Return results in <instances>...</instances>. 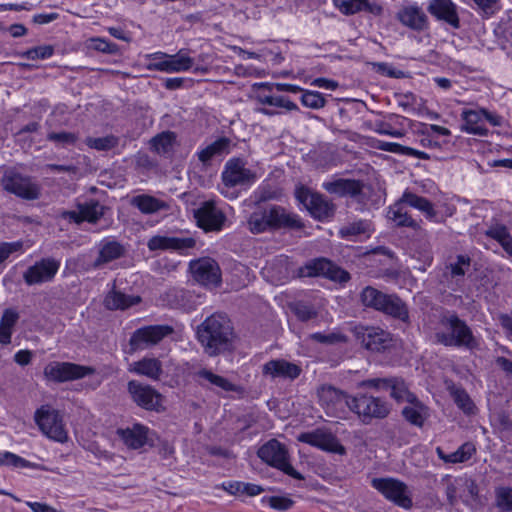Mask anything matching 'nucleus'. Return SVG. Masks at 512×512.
I'll list each match as a JSON object with an SVG mask.
<instances>
[{
  "label": "nucleus",
  "instance_id": "46",
  "mask_svg": "<svg viewBox=\"0 0 512 512\" xmlns=\"http://www.w3.org/2000/svg\"><path fill=\"white\" fill-rule=\"evenodd\" d=\"M176 135L172 131H164L150 140L151 149L157 154H167L172 151Z\"/></svg>",
  "mask_w": 512,
  "mask_h": 512
},
{
  "label": "nucleus",
  "instance_id": "22",
  "mask_svg": "<svg viewBox=\"0 0 512 512\" xmlns=\"http://www.w3.org/2000/svg\"><path fill=\"white\" fill-rule=\"evenodd\" d=\"M396 19L403 26L416 32H423L429 28L428 16L417 4L401 7L396 13Z\"/></svg>",
  "mask_w": 512,
  "mask_h": 512
},
{
  "label": "nucleus",
  "instance_id": "47",
  "mask_svg": "<svg viewBox=\"0 0 512 512\" xmlns=\"http://www.w3.org/2000/svg\"><path fill=\"white\" fill-rule=\"evenodd\" d=\"M451 395L455 404L461 409L465 414H474L476 407L473 403L472 399L468 395V393L462 388H453L451 390Z\"/></svg>",
  "mask_w": 512,
  "mask_h": 512
},
{
  "label": "nucleus",
  "instance_id": "38",
  "mask_svg": "<svg viewBox=\"0 0 512 512\" xmlns=\"http://www.w3.org/2000/svg\"><path fill=\"white\" fill-rule=\"evenodd\" d=\"M231 144V140L226 137H221L209 144L204 149L200 150L197 155L198 159L204 164L207 165L209 162L216 156H221L223 154L229 153V147Z\"/></svg>",
  "mask_w": 512,
  "mask_h": 512
},
{
  "label": "nucleus",
  "instance_id": "5",
  "mask_svg": "<svg viewBox=\"0 0 512 512\" xmlns=\"http://www.w3.org/2000/svg\"><path fill=\"white\" fill-rule=\"evenodd\" d=\"M3 189L25 200H36L40 197L41 188L32 180L15 168H6L1 178Z\"/></svg>",
  "mask_w": 512,
  "mask_h": 512
},
{
  "label": "nucleus",
  "instance_id": "53",
  "mask_svg": "<svg viewBox=\"0 0 512 512\" xmlns=\"http://www.w3.org/2000/svg\"><path fill=\"white\" fill-rule=\"evenodd\" d=\"M301 102L304 106L311 109L323 108L326 104L324 96L318 91H303Z\"/></svg>",
  "mask_w": 512,
  "mask_h": 512
},
{
  "label": "nucleus",
  "instance_id": "29",
  "mask_svg": "<svg viewBox=\"0 0 512 512\" xmlns=\"http://www.w3.org/2000/svg\"><path fill=\"white\" fill-rule=\"evenodd\" d=\"M402 416L411 425L421 428L429 418L430 412L429 408L416 396L415 400L408 401V405L402 409Z\"/></svg>",
  "mask_w": 512,
  "mask_h": 512
},
{
  "label": "nucleus",
  "instance_id": "51",
  "mask_svg": "<svg viewBox=\"0 0 512 512\" xmlns=\"http://www.w3.org/2000/svg\"><path fill=\"white\" fill-rule=\"evenodd\" d=\"M86 46L89 50H94L109 55H115L119 52L117 44L99 37L88 39Z\"/></svg>",
  "mask_w": 512,
  "mask_h": 512
},
{
  "label": "nucleus",
  "instance_id": "4",
  "mask_svg": "<svg viewBox=\"0 0 512 512\" xmlns=\"http://www.w3.org/2000/svg\"><path fill=\"white\" fill-rule=\"evenodd\" d=\"M351 403V412L355 413L364 424H370L373 420H382L391 411V406L386 399L368 393L355 394Z\"/></svg>",
  "mask_w": 512,
  "mask_h": 512
},
{
  "label": "nucleus",
  "instance_id": "7",
  "mask_svg": "<svg viewBox=\"0 0 512 512\" xmlns=\"http://www.w3.org/2000/svg\"><path fill=\"white\" fill-rule=\"evenodd\" d=\"M318 398L326 413L333 417H343L351 411L352 397L331 385H323L318 389Z\"/></svg>",
  "mask_w": 512,
  "mask_h": 512
},
{
  "label": "nucleus",
  "instance_id": "58",
  "mask_svg": "<svg viewBox=\"0 0 512 512\" xmlns=\"http://www.w3.org/2000/svg\"><path fill=\"white\" fill-rule=\"evenodd\" d=\"M471 259L466 255H458L456 262L449 265L451 275L453 277L464 276L470 267Z\"/></svg>",
  "mask_w": 512,
  "mask_h": 512
},
{
  "label": "nucleus",
  "instance_id": "24",
  "mask_svg": "<svg viewBox=\"0 0 512 512\" xmlns=\"http://www.w3.org/2000/svg\"><path fill=\"white\" fill-rule=\"evenodd\" d=\"M196 241L192 237H175L166 235H156L149 239L147 246L151 251L155 250H174L184 252L194 248Z\"/></svg>",
  "mask_w": 512,
  "mask_h": 512
},
{
  "label": "nucleus",
  "instance_id": "34",
  "mask_svg": "<svg viewBox=\"0 0 512 512\" xmlns=\"http://www.w3.org/2000/svg\"><path fill=\"white\" fill-rule=\"evenodd\" d=\"M125 253L124 247L117 241H103L99 248L98 257L93 263L94 268H100L104 264L119 259Z\"/></svg>",
  "mask_w": 512,
  "mask_h": 512
},
{
  "label": "nucleus",
  "instance_id": "19",
  "mask_svg": "<svg viewBox=\"0 0 512 512\" xmlns=\"http://www.w3.org/2000/svg\"><path fill=\"white\" fill-rule=\"evenodd\" d=\"M353 332L362 346L370 351L385 350L391 342L390 334L379 327L356 326Z\"/></svg>",
  "mask_w": 512,
  "mask_h": 512
},
{
  "label": "nucleus",
  "instance_id": "8",
  "mask_svg": "<svg viewBox=\"0 0 512 512\" xmlns=\"http://www.w3.org/2000/svg\"><path fill=\"white\" fill-rule=\"evenodd\" d=\"M35 422L48 438L57 442H65L68 438L59 412L50 406H41L35 412Z\"/></svg>",
  "mask_w": 512,
  "mask_h": 512
},
{
  "label": "nucleus",
  "instance_id": "9",
  "mask_svg": "<svg viewBox=\"0 0 512 512\" xmlns=\"http://www.w3.org/2000/svg\"><path fill=\"white\" fill-rule=\"evenodd\" d=\"M295 197L315 219L324 220L334 215L335 206L323 195L313 192L305 186L295 189Z\"/></svg>",
  "mask_w": 512,
  "mask_h": 512
},
{
  "label": "nucleus",
  "instance_id": "26",
  "mask_svg": "<svg viewBox=\"0 0 512 512\" xmlns=\"http://www.w3.org/2000/svg\"><path fill=\"white\" fill-rule=\"evenodd\" d=\"M301 372L300 366L284 359L270 360L263 365V374L270 375L272 378L294 380L300 376Z\"/></svg>",
  "mask_w": 512,
  "mask_h": 512
},
{
  "label": "nucleus",
  "instance_id": "36",
  "mask_svg": "<svg viewBox=\"0 0 512 512\" xmlns=\"http://www.w3.org/2000/svg\"><path fill=\"white\" fill-rule=\"evenodd\" d=\"M405 205L399 199L392 206L389 207L387 216L398 227H409L414 230L420 229V224L414 220L404 207Z\"/></svg>",
  "mask_w": 512,
  "mask_h": 512
},
{
  "label": "nucleus",
  "instance_id": "62",
  "mask_svg": "<svg viewBox=\"0 0 512 512\" xmlns=\"http://www.w3.org/2000/svg\"><path fill=\"white\" fill-rule=\"evenodd\" d=\"M269 505L274 509L285 511L292 507L293 501L287 497L272 496L269 498Z\"/></svg>",
  "mask_w": 512,
  "mask_h": 512
},
{
  "label": "nucleus",
  "instance_id": "33",
  "mask_svg": "<svg viewBox=\"0 0 512 512\" xmlns=\"http://www.w3.org/2000/svg\"><path fill=\"white\" fill-rule=\"evenodd\" d=\"M388 316L402 322L409 321V311L406 303L396 294H387L386 299L379 310Z\"/></svg>",
  "mask_w": 512,
  "mask_h": 512
},
{
  "label": "nucleus",
  "instance_id": "17",
  "mask_svg": "<svg viewBox=\"0 0 512 512\" xmlns=\"http://www.w3.org/2000/svg\"><path fill=\"white\" fill-rule=\"evenodd\" d=\"M132 400L141 408L159 411L162 406V395L150 385L131 380L127 385Z\"/></svg>",
  "mask_w": 512,
  "mask_h": 512
},
{
  "label": "nucleus",
  "instance_id": "12",
  "mask_svg": "<svg viewBox=\"0 0 512 512\" xmlns=\"http://www.w3.org/2000/svg\"><path fill=\"white\" fill-rule=\"evenodd\" d=\"M94 372L95 370L91 367L70 362H51L44 368L45 377L54 382L77 380Z\"/></svg>",
  "mask_w": 512,
  "mask_h": 512
},
{
  "label": "nucleus",
  "instance_id": "57",
  "mask_svg": "<svg viewBox=\"0 0 512 512\" xmlns=\"http://www.w3.org/2000/svg\"><path fill=\"white\" fill-rule=\"evenodd\" d=\"M0 465L12 467H30L29 461L8 451L0 452Z\"/></svg>",
  "mask_w": 512,
  "mask_h": 512
},
{
  "label": "nucleus",
  "instance_id": "50",
  "mask_svg": "<svg viewBox=\"0 0 512 512\" xmlns=\"http://www.w3.org/2000/svg\"><path fill=\"white\" fill-rule=\"evenodd\" d=\"M308 339L317 343L325 345H336L347 342V336L340 331H333L330 333L316 332L308 336Z\"/></svg>",
  "mask_w": 512,
  "mask_h": 512
},
{
  "label": "nucleus",
  "instance_id": "3",
  "mask_svg": "<svg viewBox=\"0 0 512 512\" xmlns=\"http://www.w3.org/2000/svg\"><path fill=\"white\" fill-rule=\"evenodd\" d=\"M440 324L447 332L439 331L435 333L437 343L448 347H464L469 350L478 346L470 327L456 314L443 316Z\"/></svg>",
  "mask_w": 512,
  "mask_h": 512
},
{
  "label": "nucleus",
  "instance_id": "31",
  "mask_svg": "<svg viewBox=\"0 0 512 512\" xmlns=\"http://www.w3.org/2000/svg\"><path fill=\"white\" fill-rule=\"evenodd\" d=\"M130 204L143 214H155L159 211H167L170 204L149 194H139L132 197Z\"/></svg>",
  "mask_w": 512,
  "mask_h": 512
},
{
  "label": "nucleus",
  "instance_id": "56",
  "mask_svg": "<svg viewBox=\"0 0 512 512\" xmlns=\"http://www.w3.org/2000/svg\"><path fill=\"white\" fill-rule=\"evenodd\" d=\"M335 6L344 14H355L361 11L365 0H333Z\"/></svg>",
  "mask_w": 512,
  "mask_h": 512
},
{
  "label": "nucleus",
  "instance_id": "59",
  "mask_svg": "<svg viewBox=\"0 0 512 512\" xmlns=\"http://www.w3.org/2000/svg\"><path fill=\"white\" fill-rule=\"evenodd\" d=\"M23 242H0V264L10 257L13 253L22 251Z\"/></svg>",
  "mask_w": 512,
  "mask_h": 512
},
{
  "label": "nucleus",
  "instance_id": "44",
  "mask_svg": "<svg viewBox=\"0 0 512 512\" xmlns=\"http://www.w3.org/2000/svg\"><path fill=\"white\" fill-rule=\"evenodd\" d=\"M461 481L463 491L460 494V499L466 506L474 508L475 506L481 503L479 487L476 481L471 478H464L461 479Z\"/></svg>",
  "mask_w": 512,
  "mask_h": 512
},
{
  "label": "nucleus",
  "instance_id": "48",
  "mask_svg": "<svg viewBox=\"0 0 512 512\" xmlns=\"http://www.w3.org/2000/svg\"><path fill=\"white\" fill-rule=\"evenodd\" d=\"M85 144L92 149L98 151H109L119 144V138L114 135H107L104 137H87Z\"/></svg>",
  "mask_w": 512,
  "mask_h": 512
},
{
  "label": "nucleus",
  "instance_id": "45",
  "mask_svg": "<svg viewBox=\"0 0 512 512\" xmlns=\"http://www.w3.org/2000/svg\"><path fill=\"white\" fill-rule=\"evenodd\" d=\"M77 208L82 212L83 221L95 224L104 216L106 207L96 200L80 203Z\"/></svg>",
  "mask_w": 512,
  "mask_h": 512
},
{
  "label": "nucleus",
  "instance_id": "40",
  "mask_svg": "<svg viewBox=\"0 0 512 512\" xmlns=\"http://www.w3.org/2000/svg\"><path fill=\"white\" fill-rule=\"evenodd\" d=\"M485 234L489 238L496 240L504 251L512 257V236L506 226L502 224L491 226Z\"/></svg>",
  "mask_w": 512,
  "mask_h": 512
},
{
  "label": "nucleus",
  "instance_id": "39",
  "mask_svg": "<svg viewBox=\"0 0 512 512\" xmlns=\"http://www.w3.org/2000/svg\"><path fill=\"white\" fill-rule=\"evenodd\" d=\"M438 457L446 463H463L468 461L476 453L475 445L471 442H465L456 451L446 454L442 448L437 447Z\"/></svg>",
  "mask_w": 512,
  "mask_h": 512
},
{
  "label": "nucleus",
  "instance_id": "32",
  "mask_svg": "<svg viewBox=\"0 0 512 512\" xmlns=\"http://www.w3.org/2000/svg\"><path fill=\"white\" fill-rule=\"evenodd\" d=\"M129 372L146 376L152 380H159L163 374L162 363L157 358L144 357L133 362L128 368Z\"/></svg>",
  "mask_w": 512,
  "mask_h": 512
},
{
  "label": "nucleus",
  "instance_id": "60",
  "mask_svg": "<svg viewBox=\"0 0 512 512\" xmlns=\"http://www.w3.org/2000/svg\"><path fill=\"white\" fill-rule=\"evenodd\" d=\"M292 310L297 318L303 322L313 319L317 316L315 309L312 306L304 303H296Z\"/></svg>",
  "mask_w": 512,
  "mask_h": 512
},
{
  "label": "nucleus",
  "instance_id": "20",
  "mask_svg": "<svg viewBox=\"0 0 512 512\" xmlns=\"http://www.w3.org/2000/svg\"><path fill=\"white\" fill-rule=\"evenodd\" d=\"M194 279L204 286H217L221 282V271L211 258H201L190 263Z\"/></svg>",
  "mask_w": 512,
  "mask_h": 512
},
{
  "label": "nucleus",
  "instance_id": "64",
  "mask_svg": "<svg viewBox=\"0 0 512 512\" xmlns=\"http://www.w3.org/2000/svg\"><path fill=\"white\" fill-rule=\"evenodd\" d=\"M18 319V312L13 309H6L2 314L0 325L13 330V327L17 323Z\"/></svg>",
  "mask_w": 512,
  "mask_h": 512
},
{
  "label": "nucleus",
  "instance_id": "16",
  "mask_svg": "<svg viewBox=\"0 0 512 512\" xmlns=\"http://www.w3.org/2000/svg\"><path fill=\"white\" fill-rule=\"evenodd\" d=\"M150 57L153 60L150 64L151 68L167 73L184 72L189 70L194 64V59L189 57L183 49L175 55L156 52L150 55Z\"/></svg>",
  "mask_w": 512,
  "mask_h": 512
},
{
  "label": "nucleus",
  "instance_id": "6",
  "mask_svg": "<svg viewBox=\"0 0 512 512\" xmlns=\"http://www.w3.org/2000/svg\"><path fill=\"white\" fill-rule=\"evenodd\" d=\"M259 458L268 465L283 471L292 478L302 480L303 476L289 463L288 451L282 443L271 439L258 450Z\"/></svg>",
  "mask_w": 512,
  "mask_h": 512
},
{
  "label": "nucleus",
  "instance_id": "15",
  "mask_svg": "<svg viewBox=\"0 0 512 512\" xmlns=\"http://www.w3.org/2000/svg\"><path fill=\"white\" fill-rule=\"evenodd\" d=\"M60 265V261L53 257L42 258L26 269L23 273V279L29 286L51 282L55 278Z\"/></svg>",
  "mask_w": 512,
  "mask_h": 512
},
{
  "label": "nucleus",
  "instance_id": "55",
  "mask_svg": "<svg viewBox=\"0 0 512 512\" xmlns=\"http://www.w3.org/2000/svg\"><path fill=\"white\" fill-rule=\"evenodd\" d=\"M47 140L63 147L75 145L78 135L72 132H51L47 135Z\"/></svg>",
  "mask_w": 512,
  "mask_h": 512
},
{
  "label": "nucleus",
  "instance_id": "30",
  "mask_svg": "<svg viewBox=\"0 0 512 512\" xmlns=\"http://www.w3.org/2000/svg\"><path fill=\"white\" fill-rule=\"evenodd\" d=\"M117 434L124 444L131 449H139L147 442L148 428L142 424H133L132 427L118 429Z\"/></svg>",
  "mask_w": 512,
  "mask_h": 512
},
{
  "label": "nucleus",
  "instance_id": "49",
  "mask_svg": "<svg viewBox=\"0 0 512 512\" xmlns=\"http://www.w3.org/2000/svg\"><path fill=\"white\" fill-rule=\"evenodd\" d=\"M371 231L370 222L367 220H359L343 226L339 234L342 238H349L352 236H359L364 234H369Z\"/></svg>",
  "mask_w": 512,
  "mask_h": 512
},
{
  "label": "nucleus",
  "instance_id": "10",
  "mask_svg": "<svg viewBox=\"0 0 512 512\" xmlns=\"http://www.w3.org/2000/svg\"><path fill=\"white\" fill-rule=\"evenodd\" d=\"M221 178L226 188L249 187L255 183L257 175L246 168V162L242 158L235 157L226 162Z\"/></svg>",
  "mask_w": 512,
  "mask_h": 512
},
{
  "label": "nucleus",
  "instance_id": "27",
  "mask_svg": "<svg viewBox=\"0 0 512 512\" xmlns=\"http://www.w3.org/2000/svg\"><path fill=\"white\" fill-rule=\"evenodd\" d=\"M140 301L141 298L139 296L125 294L117 290L115 284H113L112 289L106 294L103 300V305L110 311L126 310L140 303Z\"/></svg>",
  "mask_w": 512,
  "mask_h": 512
},
{
  "label": "nucleus",
  "instance_id": "37",
  "mask_svg": "<svg viewBox=\"0 0 512 512\" xmlns=\"http://www.w3.org/2000/svg\"><path fill=\"white\" fill-rule=\"evenodd\" d=\"M461 117L465 122V125L462 126V131L479 136L487 135L488 129L482 124V109L463 110Z\"/></svg>",
  "mask_w": 512,
  "mask_h": 512
},
{
  "label": "nucleus",
  "instance_id": "52",
  "mask_svg": "<svg viewBox=\"0 0 512 512\" xmlns=\"http://www.w3.org/2000/svg\"><path fill=\"white\" fill-rule=\"evenodd\" d=\"M495 504L502 512L512 511V488L498 487L495 490Z\"/></svg>",
  "mask_w": 512,
  "mask_h": 512
},
{
  "label": "nucleus",
  "instance_id": "2",
  "mask_svg": "<svg viewBox=\"0 0 512 512\" xmlns=\"http://www.w3.org/2000/svg\"><path fill=\"white\" fill-rule=\"evenodd\" d=\"M303 227L301 219L296 214L287 212L279 205L259 206L247 218V228L253 234L282 228L302 229Z\"/></svg>",
  "mask_w": 512,
  "mask_h": 512
},
{
  "label": "nucleus",
  "instance_id": "41",
  "mask_svg": "<svg viewBox=\"0 0 512 512\" xmlns=\"http://www.w3.org/2000/svg\"><path fill=\"white\" fill-rule=\"evenodd\" d=\"M332 262L325 258H318L308 262L305 266L300 268V275L302 277H315V276H328Z\"/></svg>",
  "mask_w": 512,
  "mask_h": 512
},
{
  "label": "nucleus",
  "instance_id": "54",
  "mask_svg": "<svg viewBox=\"0 0 512 512\" xmlns=\"http://www.w3.org/2000/svg\"><path fill=\"white\" fill-rule=\"evenodd\" d=\"M54 54V47L52 45L37 46L20 54L21 57L36 60V59H48Z\"/></svg>",
  "mask_w": 512,
  "mask_h": 512
},
{
  "label": "nucleus",
  "instance_id": "35",
  "mask_svg": "<svg viewBox=\"0 0 512 512\" xmlns=\"http://www.w3.org/2000/svg\"><path fill=\"white\" fill-rule=\"evenodd\" d=\"M400 200L404 205H408L424 213L426 218L429 220H434L437 216V212L435 211L431 201L425 197L418 196L409 190L404 191Z\"/></svg>",
  "mask_w": 512,
  "mask_h": 512
},
{
  "label": "nucleus",
  "instance_id": "43",
  "mask_svg": "<svg viewBox=\"0 0 512 512\" xmlns=\"http://www.w3.org/2000/svg\"><path fill=\"white\" fill-rule=\"evenodd\" d=\"M386 295V293L372 286H366L360 293V302L366 308L379 311L383 301L386 299Z\"/></svg>",
  "mask_w": 512,
  "mask_h": 512
},
{
  "label": "nucleus",
  "instance_id": "1",
  "mask_svg": "<svg viewBox=\"0 0 512 512\" xmlns=\"http://www.w3.org/2000/svg\"><path fill=\"white\" fill-rule=\"evenodd\" d=\"M198 340L210 356L218 355L232 348L233 328L223 314L208 317L197 330Z\"/></svg>",
  "mask_w": 512,
  "mask_h": 512
},
{
  "label": "nucleus",
  "instance_id": "13",
  "mask_svg": "<svg viewBox=\"0 0 512 512\" xmlns=\"http://www.w3.org/2000/svg\"><path fill=\"white\" fill-rule=\"evenodd\" d=\"M173 333L168 325L145 326L134 331L129 340L132 351L144 350L158 344L163 338Z\"/></svg>",
  "mask_w": 512,
  "mask_h": 512
},
{
  "label": "nucleus",
  "instance_id": "18",
  "mask_svg": "<svg viewBox=\"0 0 512 512\" xmlns=\"http://www.w3.org/2000/svg\"><path fill=\"white\" fill-rule=\"evenodd\" d=\"M197 226L206 232L220 231L226 220L225 214L214 201H205L194 210Z\"/></svg>",
  "mask_w": 512,
  "mask_h": 512
},
{
  "label": "nucleus",
  "instance_id": "25",
  "mask_svg": "<svg viewBox=\"0 0 512 512\" xmlns=\"http://www.w3.org/2000/svg\"><path fill=\"white\" fill-rule=\"evenodd\" d=\"M257 92L255 99L258 103L263 105L275 106L284 108L288 111L298 110V106L289 100L287 97L281 95H272L275 89L273 83H260L257 84Z\"/></svg>",
  "mask_w": 512,
  "mask_h": 512
},
{
  "label": "nucleus",
  "instance_id": "61",
  "mask_svg": "<svg viewBox=\"0 0 512 512\" xmlns=\"http://www.w3.org/2000/svg\"><path fill=\"white\" fill-rule=\"evenodd\" d=\"M389 384L388 378H372L361 381L358 386L359 387H368L373 388L375 390H387Z\"/></svg>",
  "mask_w": 512,
  "mask_h": 512
},
{
  "label": "nucleus",
  "instance_id": "11",
  "mask_svg": "<svg viewBox=\"0 0 512 512\" xmlns=\"http://www.w3.org/2000/svg\"><path fill=\"white\" fill-rule=\"evenodd\" d=\"M372 486L396 505L410 509L413 502L407 485L394 478H374Z\"/></svg>",
  "mask_w": 512,
  "mask_h": 512
},
{
  "label": "nucleus",
  "instance_id": "14",
  "mask_svg": "<svg viewBox=\"0 0 512 512\" xmlns=\"http://www.w3.org/2000/svg\"><path fill=\"white\" fill-rule=\"evenodd\" d=\"M297 440L321 449L325 452L344 455L345 447L339 442L337 437L329 430L318 428L311 432H304L297 436Z\"/></svg>",
  "mask_w": 512,
  "mask_h": 512
},
{
  "label": "nucleus",
  "instance_id": "21",
  "mask_svg": "<svg viewBox=\"0 0 512 512\" xmlns=\"http://www.w3.org/2000/svg\"><path fill=\"white\" fill-rule=\"evenodd\" d=\"M322 187L330 194H335L339 197L349 196L360 203L365 199L363 193L365 185L360 180L339 178L324 182Z\"/></svg>",
  "mask_w": 512,
  "mask_h": 512
},
{
  "label": "nucleus",
  "instance_id": "63",
  "mask_svg": "<svg viewBox=\"0 0 512 512\" xmlns=\"http://www.w3.org/2000/svg\"><path fill=\"white\" fill-rule=\"evenodd\" d=\"M327 278L339 283H346L350 280V274L332 263V268Z\"/></svg>",
  "mask_w": 512,
  "mask_h": 512
},
{
  "label": "nucleus",
  "instance_id": "42",
  "mask_svg": "<svg viewBox=\"0 0 512 512\" xmlns=\"http://www.w3.org/2000/svg\"><path fill=\"white\" fill-rule=\"evenodd\" d=\"M388 389L391 390L390 396L397 402H407L415 400L416 395L409 391L405 381L400 377H389Z\"/></svg>",
  "mask_w": 512,
  "mask_h": 512
},
{
  "label": "nucleus",
  "instance_id": "23",
  "mask_svg": "<svg viewBox=\"0 0 512 512\" xmlns=\"http://www.w3.org/2000/svg\"><path fill=\"white\" fill-rule=\"evenodd\" d=\"M427 11L434 18L450 25L452 28H460L458 7L452 0H430Z\"/></svg>",
  "mask_w": 512,
  "mask_h": 512
},
{
  "label": "nucleus",
  "instance_id": "28",
  "mask_svg": "<svg viewBox=\"0 0 512 512\" xmlns=\"http://www.w3.org/2000/svg\"><path fill=\"white\" fill-rule=\"evenodd\" d=\"M195 375L203 380L199 381V384L208 389L218 388L224 392H239L241 390L238 385L232 383L227 378L217 375L205 368L196 372Z\"/></svg>",
  "mask_w": 512,
  "mask_h": 512
}]
</instances>
